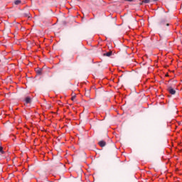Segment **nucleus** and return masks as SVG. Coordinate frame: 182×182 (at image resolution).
I'll return each instance as SVG.
<instances>
[{
    "instance_id": "1a4fd4ad",
    "label": "nucleus",
    "mask_w": 182,
    "mask_h": 182,
    "mask_svg": "<svg viewBox=\"0 0 182 182\" xmlns=\"http://www.w3.org/2000/svg\"><path fill=\"white\" fill-rule=\"evenodd\" d=\"M37 73H38V75H42V70H37Z\"/></svg>"
},
{
    "instance_id": "39448f33",
    "label": "nucleus",
    "mask_w": 182,
    "mask_h": 182,
    "mask_svg": "<svg viewBox=\"0 0 182 182\" xmlns=\"http://www.w3.org/2000/svg\"><path fill=\"white\" fill-rule=\"evenodd\" d=\"M112 51H109L108 53H104V56H107V57H110L112 56Z\"/></svg>"
},
{
    "instance_id": "7ed1b4c3",
    "label": "nucleus",
    "mask_w": 182,
    "mask_h": 182,
    "mask_svg": "<svg viewBox=\"0 0 182 182\" xmlns=\"http://www.w3.org/2000/svg\"><path fill=\"white\" fill-rule=\"evenodd\" d=\"M31 102H32V100H31V97H27L25 98V102L26 103V105L31 103Z\"/></svg>"
},
{
    "instance_id": "20e7f679",
    "label": "nucleus",
    "mask_w": 182,
    "mask_h": 182,
    "mask_svg": "<svg viewBox=\"0 0 182 182\" xmlns=\"http://www.w3.org/2000/svg\"><path fill=\"white\" fill-rule=\"evenodd\" d=\"M99 146H100V147H105V146H106V141H100L99 142Z\"/></svg>"
},
{
    "instance_id": "f8f14e48",
    "label": "nucleus",
    "mask_w": 182,
    "mask_h": 182,
    "mask_svg": "<svg viewBox=\"0 0 182 182\" xmlns=\"http://www.w3.org/2000/svg\"><path fill=\"white\" fill-rule=\"evenodd\" d=\"M141 5H143V1L141 3Z\"/></svg>"
},
{
    "instance_id": "423d86ee",
    "label": "nucleus",
    "mask_w": 182,
    "mask_h": 182,
    "mask_svg": "<svg viewBox=\"0 0 182 182\" xmlns=\"http://www.w3.org/2000/svg\"><path fill=\"white\" fill-rule=\"evenodd\" d=\"M0 154H5V151H4V147L0 146Z\"/></svg>"
},
{
    "instance_id": "9d476101",
    "label": "nucleus",
    "mask_w": 182,
    "mask_h": 182,
    "mask_svg": "<svg viewBox=\"0 0 182 182\" xmlns=\"http://www.w3.org/2000/svg\"><path fill=\"white\" fill-rule=\"evenodd\" d=\"M76 99V95L72 97L71 100L74 101Z\"/></svg>"
},
{
    "instance_id": "9b49d317",
    "label": "nucleus",
    "mask_w": 182,
    "mask_h": 182,
    "mask_svg": "<svg viewBox=\"0 0 182 182\" xmlns=\"http://www.w3.org/2000/svg\"><path fill=\"white\" fill-rule=\"evenodd\" d=\"M154 1V2H157V1H159V0H153Z\"/></svg>"
},
{
    "instance_id": "6e6552de",
    "label": "nucleus",
    "mask_w": 182,
    "mask_h": 182,
    "mask_svg": "<svg viewBox=\"0 0 182 182\" xmlns=\"http://www.w3.org/2000/svg\"><path fill=\"white\" fill-rule=\"evenodd\" d=\"M21 0H16V1H14V4H15V5H19V4H21Z\"/></svg>"
},
{
    "instance_id": "0eeeda50",
    "label": "nucleus",
    "mask_w": 182,
    "mask_h": 182,
    "mask_svg": "<svg viewBox=\"0 0 182 182\" xmlns=\"http://www.w3.org/2000/svg\"><path fill=\"white\" fill-rule=\"evenodd\" d=\"M142 4H150V0H143Z\"/></svg>"
},
{
    "instance_id": "f03ea898",
    "label": "nucleus",
    "mask_w": 182,
    "mask_h": 182,
    "mask_svg": "<svg viewBox=\"0 0 182 182\" xmlns=\"http://www.w3.org/2000/svg\"><path fill=\"white\" fill-rule=\"evenodd\" d=\"M160 24L161 25V26H170V24L168 23H166V21H164V20H162L161 21Z\"/></svg>"
},
{
    "instance_id": "f257e3e1",
    "label": "nucleus",
    "mask_w": 182,
    "mask_h": 182,
    "mask_svg": "<svg viewBox=\"0 0 182 182\" xmlns=\"http://www.w3.org/2000/svg\"><path fill=\"white\" fill-rule=\"evenodd\" d=\"M167 90L170 95H174L176 93V90L173 87H168Z\"/></svg>"
}]
</instances>
